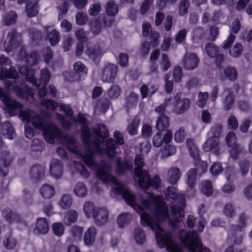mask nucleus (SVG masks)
<instances>
[{"instance_id":"774afa93","label":"nucleus","mask_w":252,"mask_h":252,"mask_svg":"<svg viewBox=\"0 0 252 252\" xmlns=\"http://www.w3.org/2000/svg\"><path fill=\"white\" fill-rule=\"evenodd\" d=\"M209 94L207 92H199L198 93V99L197 105L199 107L203 108L206 104L207 100L208 98Z\"/></svg>"},{"instance_id":"864d4df0","label":"nucleus","mask_w":252,"mask_h":252,"mask_svg":"<svg viewBox=\"0 0 252 252\" xmlns=\"http://www.w3.org/2000/svg\"><path fill=\"white\" fill-rule=\"evenodd\" d=\"M205 50L209 57L214 58L219 52V48L212 43H208L206 45Z\"/></svg>"},{"instance_id":"c03bdc74","label":"nucleus","mask_w":252,"mask_h":252,"mask_svg":"<svg viewBox=\"0 0 252 252\" xmlns=\"http://www.w3.org/2000/svg\"><path fill=\"white\" fill-rule=\"evenodd\" d=\"M134 164L135 166L134 169V172L138 173V171L144 170L143 169L145 166L144 159L141 155L137 154L135 155L134 159Z\"/></svg>"},{"instance_id":"bf43d9fd","label":"nucleus","mask_w":252,"mask_h":252,"mask_svg":"<svg viewBox=\"0 0 252 252\" xmlns=\"http://www.w3.org/2000/svg\"><path fill=\"white\" fill-rule=\"evenodd\" d=\"M72 203V196L69 194H64L60 201V205L63 209H68L70 207Z\"/></svg>"},{"instance_id":"37998d69","label":"nucleus","mask_w":252,"mask_h":252,"mask_svg":"<svg viewBox=\"0 0 252 252\" xmlns=\"http://www.w3.org/2000/svg\"><path fill=\"white\" fill-rule=\"evenodd\" d=\"M197 170L195 168L190 169L187 173V183L189 187L193 189L196 184Z\"/></svg>"},{"instance_id":"4468645a","label":"nucleus","mask_w":252,"mask_h":252,"mask_svg":"<svg viewBox=\"0 0 252 252\" xmlns=\"http://www.w3.org/2000/svg\"><path fill=\"white\" fill-rule=\"evenodd\" d=\"M133 169L132 162L128 159L125 158L123 161L121 158L116 160V173L118 175H123L126 171H131Z\"/></svg>"},{"instance_id":"f257e3e1","label":"nucleus","mask_w":252,"mask_h":252,"mask_svg":"<svg viewBox=\"0 0 252 252\" xmlns=\"http://www.w3.org/2000/svg\"><path fill=\"white\" fill-rule=\"evenodd\" d=\"M139 207L135 211L140 216L141 224L156 231L155 237L158 247L161 249L166 248L170 252H173V248L178 251L179 246L174 243L173 233L171 231L165 230L160 225V222L165 221L169 218L168 208L163 200L161 203L156 204L155 207L151 210L153 217L146 213L144 209L139 204Z\"/></svg>"},{"instance_id":"412c9836","label":"nucleus","mask_w":252,"mask_h":252,"mask_svg":"<svg viewBox=\"0 0 252 252\" xmlns=\"http://www.w3.org/2000/svg\"><path fill=\"white\" fill-rule=\"evenodd\" d=\"M187 144L189 147L190 155L194 160L195 164L197 165L201 162L199 149L195 146L192 139H188L187 140Z\"/></svg>"},{"instance_id":"0e129e2a","label":"nucleus","mask_w":252,"mask_h":252,"mask_svg":"<svg viewBox=\"0 0 252 252\" xmlns=\"http://www.w3.org/2000/svg\"><path fill=\"white\" fill-rule=\"evenodd\" d=\"M230 147L231 148L229 151L230 157L234 160L238 159L239 155L242 152V148L238 144Z\"/></svg>"},{"instance_id":"338daca9","label":"nucleus","mask_w":252,"mask_h":252,"mask_svg":"<svg viewBox=\"0 0 252 252\" xmlns=\"http://www.w3.org/2000/svg\"><path fill=\"white\" fill-rule=\"evenodd\" d=\"M154 0H144L140 7V12L142 15H144L148 12L151 7L153 5Z\"/></svg>"},{"instance_id":"6e6d98bb","label":"nucleus","mask_w":252,"mask_h":252,"mask_svg":"<svg viewBox=\"0 0 252 252\" xmlns=\"http://www.w3.org/2000/svg\"><path fill=\"white\" fill-rule=\"evenodd\" d=\"M29 35L32 41L35 44H38L42 39L41 32L37 29L30 30Z\"/></svg>"},{"instance_id":"2f4dec72","label":"nucleus","mask_w":252,"mask_h":252,"mask_svg":"<svg viewBox=\"0 0 252 252\" xmlns=\"http://www.w3.org/2000/svg\"><path fill=\"white\" fill-rule=\"evenodd\" d=\"M23 60L29 66L35 65L40 60V56L36 51H33L30 54H26L23 57Z\"/></svg>"},{"instance_id":"dca6fc26","label":"nucleus","mask_w":252,"mask_h":252,"mask_svg":"<svg viewBox=\"0 0 252 252\" xmlns=\"http://www.w3.org/2000/svg\"><path fill=\"white\" fill-rule=\"evenodd\" d=\"M18 72L21 75L25 76L26 81L32 85L36 84L37 78L34 76V70L32 68V66L22 65L18 68Z\"/></svg>"},{"instance_id":"8fccbe9b","label":"nucleus","mask_w":252,"mask_h":252,"mask_svg":"<svg viewBox=\"0 0 252 252\" xmlns=\"http://www.w3.org/2000/svg\"><path fill=\"white\" fill-rule=\"evenodd\" d=\"M1 129L3 131H6L4 134L7 135V138L9 139L13 138V134L15 130L9 122H6L1 125Z\"/></svg>"},{"instance_id":"7ed1b4c3","label":"nucleus","mask_w":252,"mask_h":252,"mask_svg":"<svg viewBox=\"0 0 252 252\" xmlns=\"http://www.w3.org/2000/svg\"><path fill=\"white\" fill-rule=\"evenodd\" d=\"M110 170L104 172H99L97 178L105 184L110 183L116 186L112 188V190L117 194L121 195L127 205L131 207L134 210L139 207V204L136 202V195L130 191L124 185L119 182L116 178L110 173Z\"/></svg>"},{"instance_id":"1a4fd4ad","label":"nucleus","mask_w":252,"mask_h":252,"mask_svg":"<svg viewBox=\"0 0 252 252\" xmlns=\"http://www.w3.org/2000/svg\"><path fill=\"white\" fill-rule=\"evenodd\" d=\"M182 93H177L173 98L174 112L178 115H181L187 111L190 107V101L189 98L181 99Z\"/></svg>"},{"instance_id":"bb28decb","label":"nucleus","mask_w":252,"mask_h":252,"mask_svg":"<svg viewBox=\"0 0 252 252\" xmlns=\"http://www.w3.org/2000/svg\"><path fill=\"white\" fill-rule=\"evenodd\" d=\"M13 92L16 95L21 98L28 99L29 97H32L33 93L32 89L30 87H26L25 89L17 85L13 88Z\"/></svg>"},{"instance_id":"aec40b11","label":"nucleus","mask_w":252,"mask_h":252,"mask_svg":"<svg viewBox=\"0 0 252 252\" xmlns=\"http://www.w3.org/2000/svg\"><path fill=\"white\" fill-rule=\"evenodd\" d=\"M18 77V74L14 68L11 66L9 69L5 66H0V79L3 80L6 78L16 79Z\"/></svg>"},{"instance_id":"e433bc0d","label":"nucleus","mask_w":252,"mask_h":252,"mask_svg":"<svg viewBox=\"0 0 252 252\" xmlns=\"http://www.w3.org/2000/svg\"><path fill=\"white\" fill-rule=\"evenodd\" d=\"M169 182L172 185H175L180 178V169L178 167L171 168L168 173Z\"/></svg>"},{"instance_id":"5701e85b","label":"nucleus","mask_w":252,"mask_h":252,"mask_svg":"<svg viewBox=\"0 0 252 252\" xmlns=\"http://www.w3.org/2000/svg\"><path fill=\"white\" fill-rule=\"evenodd\" d=\"M2 214L6 220L10 223L20 222L22 220L21 216L13 212L10 209L6 208L3 210Z\"/></svg>"},{"instance_id":"72a5a7b5","label":"nucleus","mask_w":252,"mask_h":252,"mask_svg":"<svg viewBox=\"0 0 252 252\" xmlns=\"http://www.w3.org/2000/svg\"><path fill=\"white\" fill-rule=\"evenodd\" d=\"M169 126V118L168 116H159L156 125L157 129L159 131L166 130Z\"/></svg>"},{"instance_id":"e2e57ef3","label":"nucleus","mask_w":252,"mask_h":252,"mask_svg":"<svg viewBox=\"0 0 252 252\" xmlns=\"http://www.w3.org/2000/svg\"><path fill=\"white\" fill-rule=\"evenodd\" d=\"M190 6V3L188 0H181L179 5V13L181 16L187 14Z\"/></svg>"},{"instance_id":"09e8293b","label":"nucleus","mask_w":252,"mask_h":252,"mask_svg":"<svg viewBox=\"0 0 252 252\" xmlns=\"http://www.w3.org/2000/svg\"><path fill=\"white\" fill-rule=\"evenodd\" d=\"M89 24L91 31L94 34L97 35L101 32L102 26L101 23L99 19H95L94 20H91L89 22Z\"/></svg>"},{"instance_id":"a18cd8bd","label":"nucleus","mask_w":252,"mask_h":252,"mask_svg":"<svg viewBox=\"0 0 252 252\" xmlns=\"http://www.w3.org/2000/svg\"><path fill=\"white\" fill-rule=\"evenodd\" d=\"M62 75L64 80L69 82L78 81L81 79L80 75L77 74L74 71H65L63 72Z\"/></svg>"},{"instance_id":"c85d7f7f","label":"nucleus","mask_w":252,"mask_h":252,"mask_svg":"<svg viewBox=\"0 0 252 252\" xmlns=\"http://www.w3.org/2000/svg\"><path fill=\"white\" fill-rule=\"evenodd\" d=\"M96 234V228L94 226L89 227L87 229L84 236V242L85 244L88 246L92 245L95 241Z\"/></svg>"},{"instance_id":"b1692460","label":"nucleus","mask_w":252,"mask_h":252,"mask_svg":"<svg viewBox=\"0 0 252 252\" xmlns=\"http://www.w3.org/2000/svg\"><path fill=\"white\" fill-rule=\"evenodd\" d=\"M148 195L149 198L145 199L142 198L141 200V204L145 209H150L152 203H154L156 205L162 202L161 196L155 195L152 192H149Z\"/></svg>"},{"instance_id":"f3484780","label":"nucleus","mask_w":252,"mask_h":252,"mask_svg":"<svg viewBox=\"0 0 252 252\" xmlns=\"http://www.w3.org/2000/svg\"><path fill=\"white\" fill-rule=\"evenodd\" d=\"M135 177L138 178L137 183L140 188L146 190L150 179V174L148 170H144L142 171H138V173L134 172Z\"/></svg>"},{"instance_id":"cd10ccee","label":"nucleus","mask_w":252,"mask_h":252,"mask_svg":"<svg viewBox=\"0 0 252 252\" xmlns=\"http://www.w3.org/2000/svg\"><path fill=\"white\" fill-rule=\"evenodd\" d=\"M106 147L102 149V152H104L109 157L113 158L116 154V150L118 145L115 141L112 138H109L106 142Z\"/></svg>"},{"instance_id":"39448f33","label":"nucleus","mask_w":252,"mask_h":252,"mask_svg":"<svg viewBox=\"0 0 252 252\" xmlns=\"http://www.w3.org/2000/svg\"><path fill=\"white\" fill-rule=\"evenodd\" d=\"M179 239L189 252H212L209 249L203 247V244L195 230L185 232L180 231Z\"/></svg>"},{"instance_id":"f03ea898","label":"nucleus","mask_w":252,"mask_h":252,"mask_svg":"<svg viewBox=\"0 0 252 252\" xmlns=\"http://www.w3.org/2000/svg\"><path fill=\"white\" fill-rule=\"evenodd\" d=\"M81 137L83 142L86 145L85 154H83L77 146V140L71 136L67 135L65 138L64 143L66 146L67 149L71 153L79 156L84 163L91 170H96V175L97 177L98 172H104L106 170H111V164L105 161H102L99 165L94 160L95 155L97 154H101L102 149L100 147L101 142L98 140L91 141V130L88 126L81 127Z\"/></svg>"},{"instance_id":"393cba45","label":"nucleus","mask_w":252,"mask_h":252,"mask_svg":"<svg viewBox=\"0 0 252 252\" xmlns=\"http://www.w3.org/2000/svg\"><path fill=\"white\" fill-rule=\"evenodd\" d=\"M186 207V202L185 200L180 201L171 206V209L172 213V217H175L178 221H179V218H177V215H179L180 218L184 217V210Z\"/></svg>"},{"instance_id":"de8ad7c7","label":"nucleus","mask_w":252,"mask_h":252,"mask_svg":"<svg viewBox=\"0 0 252 252\" xmlns=\"http://www.w3.org/2000/svg\"><path fill=\"white\" fill-rule=\"evenodd\" d=\"M224 76L230 81H235L238 76L237 70L232 67H227L223 70Z\"/></svg>"},{"instance_id":"7c9ffc66","label":"nucleus","mask_w":252,"mask_h":252,"mask_svg":"<svg viewBox=\"0 0 252 252\" xmlns=\"http://www.w3.org/2000/svg\"><path fill=\"white\" fill-rule=\"evenodd\" d=\"M224 92H227L228 93L223 100V104L224 109L226 111H229L232 109L234 104L235 96L232 92L227 88L224 89Z\"/></svg>"},{"instance_id":"ea45409f","label":"nucleus","mask_w":252,"mask_h":252,"mask_svg":"<svg viewBox=\"0 0 252 252\" xmlns=\"http://www.w3.org/2000/svg\"><path fill=\"white\" fill-rule=\"evenodd\" d=\"M37 4V1H35L34 3L30 2L27 3L26 11L29 17L32 18L38 14Z\"/></svg>"},{"instance_id":"9b49d317","label":"nucleus","mask_w":252,"mask_h":252,"mask_svg":"<svg viewBox=\"0 0 252 252\" xmlns=\"http://www.w3.org/2000/svg\"><path fill=\"white\" fill-rule=\"evenodd\" d=\"M5 111L10 116H15L17 111L23 108V105L15 100L11 99L10 95H6L2 101Z\"/></svg>"},{"instance_id":"052dcab7","label":"nucleus","mask_w":252,"mask_h":252,"mask_svg":"<svg viewBox=\"0 0 252 252\" xmlns=\"http://www.w3.org/2000/svg\"><path fill=\"white\" fill-rule=\"evenodd\" d=\"M121 90L117 85H113L108 91V95L111 99L117 98L120 95Z\"/></svg>"},{"instance_id":"49530a36","label":"nucleus","mask_w":252,"mask_h":252,"mask_svg":"<svg viewBox=\"0 0 252 252\" xmlns=\"http://www.w3.org/2000/svg\"><path fill=\"white\" fill-rule=\"evenodd\" d=\"M139 95L134 92L129 94L126 99V106L128 109L131 108L136 105Z\"/></svg>"},{"instance_id":"2eb2a0df","label":"nucleus","mask_w":252,"mask_h":252,"mask_svg":"<svg viewBox=\"0 0 252 252\" xmlns=\"http://www.w3.org/2000/svg\"><path fill=\"white\" fill-rule=\"evenodd\" d=\"M49 172L50 175L56 179L61 178L63 174L62 162L57 159H53L50 163Z\"/></svg>"},{"instance_id":"680f3d73","label":"nucleus","mask_w":252,"mask_h":252,"mask_svg":"<svg viewBox=\"0 0 252 252\" xmlns=\"http://www.w3.org/2000/svg\"><path fill=\"white\" fill-rule=\"evenodd\" d=\"M161 180L158 175H156L152 179L150 177L148 189L151 187L154 189H158L161 188Z\"/></svg>"},{"instance_id":"79ce46f5","label":"nucleus","mask_w":252,"mask_h":252,"mask_svg":"<svg viewBox=\"0 0 252 252\" xmlns=\"http://www.w3.org/2000/svg\"><path fill=\"white\" fill-rule=\"evenodd\" d=\"M47 38L52 46H56L60 40V33L56 30L53 29L47 33Z\"/></svg>"},{"instance_id":"a211bd4d","label":"nucleus","mask_w":252,"mask_h":252,"mask_svg":"<svg viewBox=\"0 0 252 252\" xmlns=\"http://www.w3.org/2000/svg\"><path fill=\"white\" fill-rule=\"evenodd\" d=\"M49 229L48 220L45 218H39L36 222V226L33 230V232L37 234H46Z\"/></svg>"},{"instance_id":"20e7f679","label":"nucleus","mask_w":252,"mask_h":252,"mask_svg":"<svg viewBox=\"0 0 252 252\" xmlns=\"http://www.w3.org/2000/svg\"><path fill=\"white\" fill-rule=\"evenodd\" d=\"M33 126L43 131L45 140L49 144H54L55 138L65 141V137L57 126L53 123H48L47 120L39 115L35 117L33 123Z\"/></svg>"},{"instance_id":"5fc2aeb1","label":"nucleus","mask_w":252,"mask_h":252,"mask_svg":"<svg viewBox=\"0 0 252 252\" xmlns=\"http://www.w3.org/2000/svg\"><path fill=\"white\" fill-rule=\"evenodd\" d=\"M17 19V14L15 12L10 11L5 15L3 20L6 26H10L15 23Z\"/></svg>"},{"instance_id":"a19ab883","label":"nucleus","mask_w":252,"mask_h":252,"mask_svg":"<svg viewBox=\"0 0 252 252\" xmlns=\"http://www.w3.org/2000/svg\"><path fill=\"white\" fill-rule=\"evenodd\" d=\"M119 12V8L113 0L109 1L106 4V13L108 16L114 17Z\"/></svg>"},{"instance_id":"13d9d810","label":"nucleus","mask_w":252,"mask_h":252,"mask_svg":"<svg viewBox=\"0 0 252 252\" xmlns=\"http://www.w3.org/2000/svg\"><path fill=\"white\" fill-rule=\"evenodd\" d=\"M222 132V125L220 124H215L211 128L210 133L211 135V137L220 139V137L221 135Z\"/></svg>"},{"instance_id":"f8f14e48","label":"nucleus","mask_w":252,"mask_h":252,"mask_svg":"<svg viewBox=\"0 0 252 252\" xmlns=\"http://www.w3.org/2000/svg\"><path fill=\"white\" fill-rule=\"evenodd\" d=\"M219 143L220 139L210 137L203 144L202 149L205 152L211 151L218 155L220 154Z\"/></svg>"},{"instance_id":"6ab92c4d","label":"nucleus","mask_w":252,"mask_h":252,"mask_svg":"<svg viewBox=\"0 0 252 252\" xmlns=\"http://www.w3.org/2000/svg\"><path fill=\"white\" fill-rule=\"evenodd\" d=\"M44 172L45 169L43 167L39 164H36L32 167L29 174L31 179L33 182H38L43 178Z\"/></svg>"},{"instance_id":"423d86ee","label":"nucleus","mask_w":252,"mask_h":252,"mask_svg":"<svg viewBox=\"0 0 252 252\" xmlns=\"http://www.w3.org/2000/svg\"><path fill=\"white\" fill-rule=\"evenodd\" d=\"M84 212L88 218L93 217L97 226H102L107 221L108 212L105 208L96 209L94 203L87 202L84 205Z\"/></svg>"},{"instance_id":"3c124183","label":"nucleus","mask_w":252,"mask_h":252,"mask_svg":"<svg viewBox=\"0 0 252 252\" xmlns=\"http://www.w3.org/2000/svg\"><path fill=\"white\" fill-rule=\"evenodd\" d=\"M74 192L77 196L84 197L87 195V189L84 183L79 182L76 184Z\"/></svg>"},{"instance_id":"473e14b6","label":"nucleus","mask_w":252,"mask_h":252,"mask_svg":"<svg viewBox=\"0 0 252 252\" xmlns=\"http://www.w3.org/2000/svg\"><path fill=\"white\" fill-rule=\"evenodd\" d=\"M51 77V74L50 70L47 68H43L40 71V79L37 78L36 84L33 86L38 87L41 86V84H48Z\"/></svg>"},{"instance_id":"58836bf2","label":"nucleus","mask_w":252,"mask_h":252,"mask_svg":"<svg viewBox=\"0 0 252 252\" xmlns=\"http://www.w3.org/2000/svg\"><path fill=\"white\" fill-rule=\"evenodd\" d=\"M74 72L82 78L83 76H85L88 73V68L81 61L76 62L73 65Z\"/></svg>"},{"instance_id":"c9c22d12","label":"nucleus","mask_w":252,"mask_h":252,"mask_svg":"<svg viewBox=\"0 0 252 252\" xmlns=\"http://www.w3.org/2000/svg\"><path fill=\"white\" fill-rule=\"evenodd\" d=\"M111 105L110 100L104 97H102L98 99L95 104V107L99 108L103 113H105L109 108Z\"/></svg>"},{"instance_id":"a878e982","label":"nucleus","mask_w":252,"mask_h":252,"mask_svg":"<svg viewBox=\"0 0 252 252\" xmlns=\"http://www.w3.org/2000/svg\"><path fill=\"white\" fill-rule=\"evenodd\" d=\"M118 70L117 65L110 63L105 66L103 70V77L106 81L111 82L114 80Z\"/></svg>"},{"instance_id":"f704fd0d","label":"nucleus","mask_w":252,"mask_h":252,"mask_svg":"<svg viewBox=\"0 0 252 252\" xmlns=\"http://www.w3.org/2000/svg\"><path fill=\"white\" fill-rule=\"evenodd\" d=\"M40 193L45 199L51 198L55 193L54 188L48 184H44L40 189Z\"/></svg>"},{"instance_id":"4d7b16f0","label":"nucleus","mask_w":252,"mask_h":252,"mask_svg":"<svg viewBox=\"0 0 252 252\" xmlns=\"http://www.w3.org/2000/svg\"><path fill=\"white\" fill-rule=\"evenodd\" d=\"M201 191L207 196L212 195L213 192V189L212 183L210 181L206 180L204 182L202 183Z\"/></svg>"},{"instance_id":"0eeeda50","label":"nucleus","mask_w":252,"mask_h":252,"mask_svg":"<svg viewBox=\"0 0 252 252\" xmlns=\"http://www.w3.org/2000/svg\"><path fill=\"white\" fill-rule=\"evenodd\" d=\"M22 35L17 32L16 29H12L8 33L4 47L6 52L9 53L13 49L19 47L21 44Z\"/></svg>"},{"instance_id":"c756f323","label":"nucleus","mask_w":252,"mask_h":252,"mask_svg":"<svg viewBox=\"0 0 252 252\" xmlns=\"http://www.w3.org/2000/svg\"><path fill=\"white\" fill-rule=\"evenodd\" d=\"M93 132L97 137L105 139L107 138L109 135V131L104 124H98L96 126V128L93 130Z\"/></svg>"},{"instance_id":"6e6552de","label":"nucleus","mask_w":252,"mask_h":252,"mask_svg":"<svg viewBox=\"0 0 252 252\" xmlns=\"http://www.w3.org/2000/svg\"><path fill=\"white\" fill-rule=\"evenodd\" d=\"M239 222V224L232 225L230 228L235 245H240L243 241L242 233L243 228L246 226V217L244 213L240 215Z\"/></svg>"},{"instance_id":"4c0bfd02","label":"nucleus","mask_w":252,"mask_h":252,"mask_svg":"<svg viewBox=\"0 0 252 252\" xmlns=\"http://www.w3.org/2000/svg\"><path fill=\"white\" fill-rule=\"evenodd\" d=\"M140 120L137 117H135L131 123L129 124L127 127V131L130 135H136L138 133V128Z\"/></svg>"},{"instance_id":"9d476101","label":"nucleus","mask_w":252,"mask_h":252,"mask_svg":"<svg viewBox=\"0 0 252 252\" xmlns=\"http://www.w3.org/2000/svg\"><path fill=\"white\" fill-rule=\"evenodd\" d=\"M13 157L9 152L3 151L0 153V175L5 177L9 172V168L11 165Z\"/></svg>"},{"instance_id":"603ef678","label":"nucleus","mask_w":252,"mask_h":252,"mask_svg":"<svg viewBox=\"0 0 252 252\" xmlns=\"http://www.w3.org/2000/svg\"><path fill=\"white\" fill-rule=\"evenodd\" d=\"M133 235L137 244L142 245L145 243L146 238L143 231L140 228H135L134 230Z\"/></svg>"},{"instance_id":"4be33fe9","label":"nucleus","mask_w":252,"mask_h":252,"mask_svg":"<svg viewBox=\"0 0 252 252\" xmlns=\"http://www.w3.org/2000/svg\"><path fill=\"white\" fill-rule=\"evenodd\" d=\"M185 60V67L188 70L194 69L197 66L199 62V58L194 53L186 54Z\"/></svg>"},{"instance_id":"ddd939ff","label":"nucleus","mask_w":252,"mask_h":252,"mask_svg":"<svg viewBox=\"0 0 252 252\" xmlns=\"http://www.w3.org/2000/svg\"><path fill=\"white\" fill-rule=\"evenodd\" d=\"M86 54L89 58L95 63L99 62L103 55L102 49L98 45L87 47L86 51Z\"/></svg>"},{"instance_id":"69168bd1","label":"nucleus","mask_w":252,"mask_h":252,"mask_svg":"<svg viewBox=\"0 0 252 252\" xmlns=\"http://www.w3.org/2000/svg\"><path fill=\"white\" fill-rule=\"evenodd\" d=\"M117 224L120 228H123L129 221V215L128 213H122L118 218Z\"/></svg>"}]
</instances>
